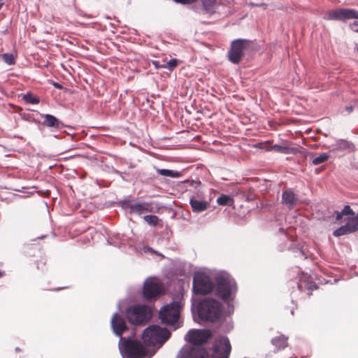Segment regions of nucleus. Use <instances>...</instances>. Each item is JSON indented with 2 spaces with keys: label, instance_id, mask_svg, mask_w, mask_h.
Instances as JSON below:
<instances>
[{
  "label": "nucleus",
  "instance_id": "1",
  "mask_svg": "<svg viewBox=\"0 0 358 358\" xmlns=\"http://www.w3.org/2000/svg\"><path fill=\"white\" fill-rule=\"evenodd\" d=\"M188 341L195 345L193 348H182L177 355L176 358H210V355L204 348L200 347L212 336L208 329L191 330L188 334Z\"/></svg>",
  "mask_w": 358,
  "mask_h": 358
},
{
  "label": "nucleus",
  "instance_id": "22",
  "mask_svg": "<svg viewBox=\"0 0 358 358\" xmlns=\"http://www.w3.org/2000/svg\"><path fill=\"white\" fill-rule=\"evenodd\" d=\"M155 170L157 173L163 176H167L171 178H178L180 176V173L177 171H174L169 169H163L155 168Z\"/></svg>",
  "mask_w": 358,
  "mask_h": 358
},
{
  "label": "nucleus",
  "instance_id": "24",
  "mask_svg": "<svg viewBox=\"0 0 358 358\" xmlns=\"http://www.w3.org/2000/svg\"><path fill=\"white\" fill-rule=\"evenodd\" d=\"M231 202H233L232 197L227 194H221L217 199V203L220 206L229 205Z\"/></svg>",
  "mask_w": 358,
  "mask_h": 358
},
{
  "label": "nucleus",
  "instance_id": "16",
  "mask_svg": "<svg viewBox=\"0 0 358 358\" xmlns=\"http://www.w3.org/2000/svg\"><path fill=\"white\" fill-rule=\"evenodd\" d=\"M282 201L284 204L288 206L289 208L292 209L294 206L297 204L298 199L290 189H286L282 192Z\"/></svg>",
  "mask_w": 358,
  "mask_h": 358
},
{
  "label": "nucleus",
  "instance_id": "33",
  "mask_svg": "<svg viewBox=\"0 0 358 358\" xmlns=\"http://www.w3.org/2000/svg\"><path fill=\"white\" fill-rule=\"evenodd\" d=\"M307 288H308V289H311V290H313V289H317V286H316V285H315L314 282H308V283L307 284Z\"/></svg>",
  "mask_w": 358,
  "mask_h": 358
},
{
  "label": "nucleus",
  "instance_id": "27",
  "mask_svg": "<svg viewBox=\"0 0 358 358\" xmlns=\"http://www.w3.org/2000/svg\"><path fill=\"white\" fill-rule=\"evenodd\" d=\"M179 64V61L177 59H172L168 62L164 63V69H167L169 71H173Z\"/></svg>",
  "mask_w": 358,
  "mask_h": 358
},
{
  "label": "nucleus",
  "instance_id": "14",
  "mask_svg": "<svg viewBox=\"0 0 358 358\" xmlns=\"http://www.w3.org/2000/svg\"><path fill=\"white\" fill-rule=\"evenodd\" d=\"M347 220L345 224L336 229L333 232L335 237L352 234L358 231V214L356 216L348 217Z\"/></svg>",
  "mask_w": 358,
  "mask_h": 358
},
{
  "label": "nucleus",
  "instance_id": "4",
  "mask_svg": "<svg viewBox=\"0 0 358 358\" xmlns=\"http://www.w3.org/2000/svg\"><path fill=\"white\" fill-rule=\"evenodd\" d=\"M198 314L203 320L215 322L222 315V304L213 299H204L199 305Z\"/></svg>",
  "mask_w": 358,
  "mask_h": 358
},
{
  "label": "nucleus",
  "instance_id": "31",
  "mask_svg": "<svg viewBox=\"0 0 358 358\" xmlns=\"http://www.w3.org/2000/svg\"><path fill=\"white\" fill-rule=\"evenodd\" d=\"M176 3H179L182 4H192L196 2L197 0H173Z\"/></svg>",
  "mask_w": 358,
  "mask_h": 358
},
{
  "label": "nucleus",
  "instance_id": "12",
  "mask_svg": "<svg viewBox=\"0 0 358 358\" xmlns=\"http://www.w3.org/2000/svg\"><path fill=\"white\" fill-rule=\"evenodd\" d=\"M328 20L345 21L349 19L358 20V11L350 8H341L328 13Z\"/></svg>",
  "mask_w": 358,
  "mask_h": 358
},
{
  "label": "nucleus",
  "instance_id": "35",
  "mask_svg": "<svg viewBox=\"0 0 358 358\" xmlns=\"http://www.w3.org/2000/svg\"><path fill=\"white\" fill-rule=\"evenodd\" d=\"M52 85L57 88V89H59V90H62L63 88V86L58 83H55V82H52Z\"/></svg>",
  "mask_w": 358,
  "mask_h": 358
},
{
  "label": "nucleus",
  "instance_id": "6",
  "mask_svg": "<svg viewBox=\"0 0 358 358\" xmlns=\"http://www.w3.org/2000/svg\"><path fill=\"white\" fill-rule=\"evenodd\" d=\"M236 283L233 279L223 276L217 278L215 292L222 300H229L231 294L236 291Z\"/></svg>",
  "mask_w": 358,
  "mask_h": 358
},
{
  "label": "nucleus",
  "instance_id": "19",
  "mask_svg": "<svg viewBox=\"0 0 358 358\" xmlns=\"http://www.w3.org/2000/svg\"><path fill=\"white\" fill-rule=\"evenodd\" d=\"M201 3L203 10L209 14L213 15L215 13V8L217 6V0H199Z\"/></svg>",
  "mask_w": 358,
  "mask_h": 358
},
{
  "label": "nucleus",
  "instance_id": "11",
  "mask_svg": "<svg viewBox=\"0 0 358 358\" xmlns=\"http://www.w3.org/2000/svg\"><path fill=\"white\" fill-rule=\"evenodd\" d=\"M163 293V287L160 281L155 278L145 280L143 284V296L146 301H151Z\"/></svg>",
  "mask_w": 358,
  "mask_h": 358
},
{
  "label": "nucleus",
  "instance_id": "9",
  "mask_svg": "<svg viewBox=\"0 0 358 358\" xmlns=\"http://www.w3.org/2000/svg\"><path fill=\"white\" fill-rule=\"evenodd\" d=\"M231 351V345L229 339L225 336L215 337L210 358H229Z\"/></svg>",
  "mask_w": 358,
  "mask_h": 358
},
{
  "label": "nucleus",
  "instance_id": "8",
  "mask_svg": "<svg viewBox=\"0 0 358 358\" xmlns=\"http://www.w3.org/2000/svg\"><path fill=\"white\" fill-rule=\"evenodd\" d=\"M180 308L181 306L178 301L164 306L159 311L160 320L166 324H176L180 317Z\"/></svg>",
  "mask_w": 358,
  "mask_h": 358
},
{
  "label": "nucleus",
  "instance_id": "25",
  "mask_svg": "<svg viewBox=\"0 0 358 358\" xmlns=\"http://www.w3.org/2000/svg\"><path fill=\"white\" fill-rule=\"evenodd\" d=\"M329 158V155L327 153H322L320 156L315 157L313 161L312 164L313 165H319L322 163H324L327 162Z\"/></svg>",
  "mask_w": 358,
  "mask_h": 358
},
{
  "label": "nucleus",
  "instance_id": "3",
  "mask_svg": "<svg viewBox=\"0 0 358 358\" xmlns=\"http://www.w3.org/2000/svg\"><path fill=\"white\" fill-rule=\"evenodd\" d=\"M171 333L166 329L158 325H150L143 333V340L148 346L161 347L170 337Z\"/></svg>",
  "mask_w": 358,
  "mask_h": 358
},
{
  "label": "nucleus",
  "instance_id": "20",
  "mask_svg": "<svg viewBox=\"0 0 358 358\" xmlns=\"http://www.w3.org/2000/svg\"><path fill=\"white\" fill-rule=\"evenodd\" d=\"M288 338L284 335H279L273 338L271 341L272 344L278 350H283L287 346Z\"/></svg>",
  "mask_w": 358,
  "mask_h": 358
},
{
  "label": "nucleus",
  "instance_id": "38",
  "mask_svg": "<svg viewBox=\"0 0 358 358\" xmlns=\"http://www.w3.org/2000/svg\"><path fill=\"white\" fill-rule=\"evenodd\" d=\"M4 275V272L0 271V278Z\"/></svg>",
  "mask_w": 358,
  "mask_h": 358
},
{
  "label": "nucleus",
  "instance_id": "36",
  "mask_svg": "<svg viewBox=\"0 0 358 358\" xmlns=\"http://www.w3.org/2000/svg\"><path fill=\"white\" fill-rule=\"evenodd\" d=\"M345 109L348 113H351L353 110V107L352 106H347Z\"/></svg>",
  "mask_w": 358,
  "mask_h": 358
},
{
  "label": "nucleus",
  "instance_id": "29",
  "mask_svg": "<svg viewBox=\"0 0 358 358\" xmlns=\"http://www.w3.org/2000/svg\"><path fill=\"white\" fill-rule=\"evenodd\" d=\"M2 59L6 64L13 65L15 63V57L12 54L5 53L2 55Z\"/></svg>",
  "mask_w": 358,
  "mask_h": 358
},
{
  "label": "nucleus",
  "instance_id": "28",
  "mask_svg": "<svg viewBox=\"0 0 358 358\" xmlns=\"http://www.w3.org/2000/svg\"><path fill=\"white\" fill-rule=\"evenodd\" d=\"M24 99L26 102L31 104H38L40 102V99L31 94H27L24 96Z\"/></svg>",
  "mask_w": 358,
  "mask_h": 358
},
{
  "label": "nucleus",
  "instance_id": "13",
  "mask_svg": "<svg viewBox=\"0 0 358 358\" xmlns=\"http://www.w3.org/2000/svg\"><path fill=\"white\" fill-rule=\"evenodd\" d=\"M122 207L124 208H129L131 214L135 213L139 215L146 213H152L154 211L152 203L149 202H137L133 203L129 201H124L122 202Z\"/></svg>",
  "mask_w": 358,
  "mask_h": 358
},
{
  "label": "nucleus",
  "instance_id": "39",
  "mask_svg": "<svg viewBox=\"0 0 358 358\" xmlns=\"http://www.w3.org/2000/svg\"><path fill=\"white\" fill-rule=\"evenodd\" d=\"M3 5V3L0 2V9L2 8Z\"/></svg>",
  "mask_w": 358,
  "mask_h": 358
},
{
  "label": "nucleus",
  "instance_id": "34",
  "mask_svg": "<svg viewBox=\"0 0 358 358\" xmlns=\"http://www.w3.org/2000/svg\"><path fill=\"white\" fill-rule=\"evenodd\" d=\"M335 213L336 215V220L337 221L341 220L344 216L343 214H341V212L336 211Z\"/></svg>",
  "mask_w": 358,
  "mask_h": 358
},
{
  "label": "nucleus",
  "instance_id": "15",
  "mask_svg": "<svg viewBox=\"0 0 358 358\" xmlns=\"http://www.w3.org/2000/svg\"><path fill=\"white\" fill-rule=\"evenodd\" d=\"M111 325L115 334L118 336H122V334L127 330V327L123 317L118 313L115 314L111 320Z\"/></svg>",
  "mask_w": 358,
  "mask_h": 358
},
{
  "label": "nucleus",
  "instance_id": "37",
  "mask_svg": "<svg viewBox=\"0 0 358 358\" xmlns=\"http://www.w3.org/2000/svg\"><path fill=\"white\" fill-rule=\"evenodd\" d=\"M306 282L305 281H301L300 283H299L298 285V287L300 289H302V287H303V284L305 283Z\"/></svg>",
  "mask_w": 358,
  "mask_h": 358
},
{
  "label": "nucleus",
  "instance_id": "10",
  "mask_svg": "<svg viewBox=\"0 0 358 358\" xmlns=\"http://www.w3.org/2000/svg\"><path fill=\"white\" fill-rule=\"evenodd\" d=\"M215 285L211 279L203 273H197L194 276L193 290L196 294H207L213 291Z\"/></svg>",
  "mask_w": 358,
  "mask_h": 358
},
{
  "label": "nucleus",
  "instance_id": "5",
  "mask_svg": "<svg viewBox=\"0 0 358 358\" xmlns=\"http://www.w3.org/2000/svg\"><path fill=\"white\" fill-rule=\"evenodd\" d=\"M129 322L134 324H144L151 317V310L145 305L132 306L127 310Z\"/></svg>",
  "mask_w": 358,
  "mask_h": 358
},
{
  "label": "nucleus",
  "instance_id": "2",
  "mask_svg": "<svg viewBox=\"0 0 358 358\" xmlns=\"http://www.w3.org/2000/svg\"><path fill=\"white\" fill-rule=\"evenodd\" d=\"M119 349L123 358H150L154 352H150L146 345L141 341L124 339L121 337Z\"/></svg>",
  "mask_w": 358,
  "mask_h": 358
},
{
  "label": "nucleus",
  "instance_id": "32",
  "mask_svg": "<svg viewBox=\"0 0 358 358\" xmlns=\"http://www.w3.org/2000/svg\"><path fill=\"white\" fill-rule=\"evenodd\" d=\"M152 64L155 66V68L157 69H164V66H165L164 64H161L159 61H152Z\"/></svg>",
  "mask_w": 358,
  "mask_h": 358
},
{
  "label": "nucleus",
  "instance_id": "23",
  "mask_svg": "<svg viewBox=\"0 0 358 358\" xmlns=\"http://www.w3.org/2000/svg\"><path fill=\"white\" fill-rule=\"evenodd\" d=\"M143 220L149 225L153 226V227L159 225V223L161 222L160 219L157 216L153 215H145L143 217Z\"/></svg>",
  "mask_w": 358,
  "mask_h": 358
},
{
  "label": "nucleus",
  "instance_id": "26",
  "mask_svg": "<svg viewBox=\"0 0 358 358\" xmlns=\"http://www.w3.org/2000/svg\"><path fill=\"white\" fill-rule=\"evenodd\" d=\"M268 150H275L278 152L284 153V154H288L289 153V148L286 146H282L279 145H273L271 147L270 149H268Z\"/></svg>",
  "mask_w": 358,
  "mask_h": 358
},
{
  "label": "nucleus",
  "instance_id": "21",
  "mask_svg": "<svg viewBox=\"0 0 358 358\" xmlns=\"http://www.w3.org/2000/svg\"><path fill=\"white\" fill-rule=\"evenodd\" d=\"M336 149L338 150H348L350 152L355 150V146L351 142L341 139L336 142Z\"/></svg>",
  "mask_w": 358,
  "mask_h": 358
},
{
  "label": "nucleus",
  "instance_id": "17",
  "mask_svg": "<svg viewBox=\"0 0 358 358\" xmlns=\"http://www.w3.org/2000/svg\"><path fill=\"white\" fill-rule=\"evenodd\" d=\"M189 203L192 211L195 213L204 211L210 206L208 201L197 199L194 196L190 199Z\"/></svg>",
  "mask_w": 358,
  "mask_h": 358
},
{
  "label": "nucleus",
  "instance_id": "18",
  "mask_svg": "<svg viewBox=\"0 0 358 358\" xmlns=\"http://www.w3.org/2000/svg\"><path fill=\"white\" fill-rule=\"evenodd\" d=\"M41 116L43 118V124L44 126L55 129H59L61 127V122L52 115L41 114Z\"/></svg>",
  "mask_w": 358,
  "mask_h": 358
},
{
  "label": "nucleus",
  "instance_id": "30",
  "mask_svg": "<svg viewBox=\"0 0 358 358\" xmlns=\"http://www.w3.org/2000/svg\"><path fill=\"white\" fill-rule=\"evenodd\" d=\"M341 212V214H343L344 216L345 215H351L352 217H354L355 215V212L352 210V209L348 205L345 206Z\"/></svg>",
  "mask_w": 358,
  "mask_h": 358
},
{
  "label": "nucleus",
  "instance_id": "7",
  "mask_svg": "<svg viewBox=\"0 0 358 358\" xmlns=\"http://www.w3.org/2000/svg\"><path fill=\"white\" fill-rule=\"evenodd\" d=\"M250 43L247 39L238 38L233 41L228 52L229 60L234 64H239L244 56L245 50L250 46Z\"/></svg>",
  "mask_w": 358,
  "mask_h": 358
}]
</instances>
